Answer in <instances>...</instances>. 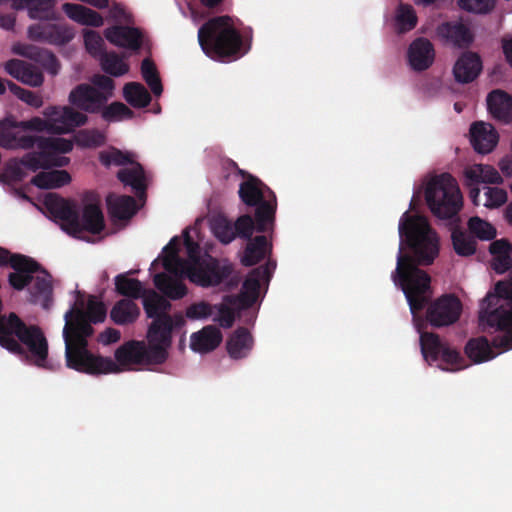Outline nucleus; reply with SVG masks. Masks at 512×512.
Returning <instances> with one entry per match:
<instances>
[{"label":"nucleus","instance_id":"f8f14e48","mask_svg":"<svg viewBox=\"0 0 512 512\" xmlns=\"http://www.w3.org/2000/svg\"><path fill=\"white\" fill-rule=\"evenodd\" d=\"M420 346L423 358L427 362H435L441 359L444 363L457 366L460 369L463 358L460 353L443 342L438 334L422 332L420 334Z\"/></svg>","mask_w":512,"mask_h":512},{"label":"nucleus","instance_id":"412c9836","mask_svg":"<svg viewBox=\"0 0 512 512\" xmlns=\"http://www.w3.org/2000/svg\"><path fill=\"white\" fill-rule=\"evenodd\" d=\"M481 312V308L479 309V313ZM480 325L482 326H488L490 328H493V326H490L486 321H481L479 319ZM494 329L496 331H499L500 334L496 335L492 339V343L490 344L488 339L484 336L470 339L466 346H465V353L466 355L475 363H482L488 360L493 359L496 354L493 352L492 347L496 349H502L503 351H507L512 349V346L510 348H506L503 346H496L494 344V340L497 337L503 336L505 334V330L498 329L496 326H494Z\"/></svg>","mask_w":512,"mask_h":512},{"label":"nucleus","instance_id":"79ce46f5","mask_svg":"<svg viewBox=\"0 0 512 512\" xmlns=\"http://www.w3.org/2000/svg\"><path fill=\"white\" fill-rule=\"evenodd\" d=\"M211 228L215 237L223 244H229L235 239L234 225L225 216L214 217L211 221Z\"/></svg>","mask_w":512,"mask_h":512},{"label":"nucleus","instance_id":"c03bdc74","mask_svg":"<svg viewBox=\"0 0 512 512\" xmlns=\"http://www.w3.org/2000/svg\"><path fill=\"white\" fill-rule=\"evenodd\" d=\"M142 77L156 95H161L163 86L159 77L155 63L150 58H145L141 63Z\"/></svg>","mask_w":512,"mask_h":512},{"label":"nucleus","instance_id":"aec40b11","mask_svg":"<svg viewBox=\"0 0 512 512\" xmlns=\"http://www.w3.org/2000/svg\"><path fill=\"white\" fill-rule=\"evenodd\" d=\"M436 36L442 43L456 48H467L474 40L469 27L461 21H446L439 24Z\"/></svg>","mask_w":512,"mask_h":512},{"label":"nucleus","instance_id":"052dcab7","mask_svg":"<svg viewBox=\"0 0 512 512\" xmlns=\"http://www.w3.org/2000/svg\"><path fill=\"white\" fill-rule=\"evenodd\" d=\"M20 81L32 87H38L42 85L44 77L37 67L27 63L25 69L23 70Z\"/></svg>","mask_w":512,"mask_h":512},{"label":"nucleus","instance_id":"393cba45","mask_svg":"<svg viewBox=\"0 0 512 512\" xmlns=\"http://www.w3.org/2000/svg\"><path fill=\"white\" fill-rule=\"evenodd\" d=\"M471 143L481 154L491 152L498 143V134L491 124L475 122L470 128Z\"/></svg>","mask_w":512,"mask_h":512},{"label":"nucleus","instance_id":"2f4dec72","mask_svg":"<svg viewBox=\"0 0 512 512\" xmlns=\"http://www.w3.org/2000/svg\"><path fill=\"white\" fill-rule=\"evenodd\" d=\"M143 298V308L148 318L153 320L162 319L164 316H171V303L161 294L154 290H146Z\"/></svg>","mask_w":512,"mask_h":512},{"label":"nucleus","instance_id":"bb28decb","mask_svg":"<svg viewBox=\"0 0 512 512\" xmlns=\"http://www.w3.org/2000/svg\"><path fill=\"white\" fill-rule=\"evenodd\" d=\"M184 278L172 277L165 272L154 275L153 283L166 299L180 300L184 298L188 289L183 282Z\"/></svg>","mask_w":512,"mask_h":512},{"label":"nucleus","instance_id":"49530a36","mask_svg":"<svg viewBox=\"0 0 512 512\" xmlns=\"http://www.w3.org/2000/svg\"><path fill=\"white\" fill-rule=\"evenodd\" d=\"M186 260L180 257H163L162 265L165 269V273L172 277L188 278L190 280V270L188 269Z\"/></svg>","mask_w":512,"mask_h":512},{"label":"nucleus","instance_id":"864d4df0","mask_svg":"<svg viewBox=\"0 0 512 512\" xmlns=\"http://www.w3.org/2000/svg\"><path fill=\"white\" fill-rule=\"evenodd\" d=\"M84 45L87 52L93 57H101L104 50V41L101 35L94 30L84 31Z\"/></svg>","mask_w":512,"mask_h":512},{"label":"nucleus","instance_id":"4be33fe9","mask_svg":"<svg viewBox=\"0 0 512 512\" xmlns=\"http://www.w3.org/2000/svg\"><path fill=\"white\" fill-rule=\"evenodd\" d=\"M115 359L121 366L155 364L149 348L143 341L131 340L115 351Z\"/></svg>","mask_w":512,"mask_h":512},{"label":"nucleus","instance_id":"338daca9","mask_svg":"<svg viewBox=\"0 0 512 512\" xmlns=\"http://www.w3.org/2000/svg\"><path fill=\"white\" fill-rule=\"evenodd\" d=\"M35 54H37L39 57H42L44 60L45 67L52 73L57 74L59 69V62L57 57L48 50H41L37 51Z\"/></svg>","mask_w":512,"mask_h":512},{"label":"nucleus","instance_id":"0eeeda50","mask_svg":"<svg viewBox=\"0 0 512 512\" xmlns=\"http://www.w3.org/2000/svg\"><path fill=\"white\" fill-rule=\"evenodd\" d=\"M184 245L192 283L204 288L214 287L232 274L233 266L229 262L218 260L210 255L202 258L199 244L190 237L188 231H184Z\"/></svg>","mask_w":512,"mask_h":512},{"label":"nucleus","instance_id":"7c9ffc66","mask_svg":"<svg viewBox=\"0 0 512 512\" xmlns=\"http://www.w3.org/2000/svg\"><path fill=\"white\" fill-rule=\"evenodd\" d=\"M108 212L112 218L126 220L136 213V202L132 196L109 194L106 198Z\"/></svg>","mask_w":512,"mask_h":512},{"label":"nucleus","instance_id":"9b49d317","mask_svg":"<svg viewBox=\"0 0 512 512\" xmlns=\"http://www.w3.org/2000/svg\"><path fill=\"white\" fill-rule=\"evenodd\" d=\"M276 268V263L268 261L265 265L254 268L243 282L242 289L238 296H226L225 301L229 304H239L241 309H248L258 299L260 281H269Z\"/></svg>","mask_w":512,"mask_h":512},{"label":"nucleus","instance_id":"f257e3e1","mask_svg":"<svg viewBox=\"0 0 512 512\" xmlns=\"http://www.w3.org/2000/svg\"><path fill=\"white\" fill-rule=\"evenodd\" d=\"M400 246L393 281L403 291L413 315L431 299V278L418 266L433 263L439 243L426 218L406 211L399 221Z\"/></svg>","mask_w":512,"mask_h":512},{"label":"nucleus","instance_id":"b1692460","mask_svg":"<svg viewBox=\"0 0 512 512\" xmlns=\"http://www.w3.org/2000/svg\"><path fill=\"white\" fill-rule=\"evenodd\" d=\"M482 70V60L477 53L464 52L453 67V75L459 83L474 81Z\"/></svg>","mask_w":512,"mask_h":512},{"label":"nucleus","instance_id":"e433bc0d","mask_svg":"<svg viewBox=\"0 0 512 512\" xmlns=\"http://www.w3.org/2000/svg\"><path fill=\"white\" fill-rule=\"evenodd\" d=\"M70 182L71 175L66 170L42 171L31 180V183L40 189H57Z\"/></svg>","mask_w":512,"mask_h":512},{"label":"nucleus","instance_id":"6e6552de","mask_svg":"<svg viewBox=\"0 0 512 512\" xmlns=\"http://www.w3.org/2000/svg\"><path fill=\"white\" fill-rule=\"evenodd\" d=\"M425 200L431 213L439 219L456 217L463 206L458 183L449 173L436 175L429 180Z\"/></svg>","mask_w":512,"mask_h":512},{"label":"nucleus","instance_id":"39448f33","mask_svg":"<svg viewBox=\"0 0 512 512\" xmlns=\"http://www.w3.org/2000/svg\"><path fill=\"white\" fill-rule=\"evenodd\" d=\"M480 320L505 330L503 336L494 340L496 346L512 347V274L498 281L494 291L488 292L481 301Z\"/></svg>","mask_w":512,"mask_h":512},{"label":"nucleus","instance_id":"c9c22d12","mask_svg":"<svg viewBox=\"0 0 512 512\" xmlns=\"http://www.w3.org/2000/svg\"><path fill=\"white\" fill-rule=\"evenodd\" d=\"M46 276L34 277L30 288L31 301L41 303L44 309H49L52 304L53 287L51 276L46 271Z\"/></svg>","mask_w":512,"mask_h":512},{"label":"nucleus","instance_id":"3c124183","mask_svg":"<svg viewBox=\"0 0 512 512\" xmlns=\"http://www.w3.org/2000/svg\"><path fill=\"white\" fill-rule=\"evenodd\" d=\"M496 0H458V6L469 13L484 15L490 13Z\"/></svg>","mask_w":512,"mask_h":512},{"label":"nucleus","instance_id":"09e8293b","mask_svg":"<svg viewBox=\"0 0 512 512\" xmlns=\"http://www.w3.org/2000/svg\"><path fill=\"white\" fill-rule=\"evenodd\" d=\"M75 142L83 148H96L104 144L105 137L99 130L84 129L76 134Z\"/></svg>","mask_w":512,"mask_h":512},{"label":"nucleus","instance_id":"f704fd0d","mask_svg":"<svg viewBox=\"0 0 512 512\" xmlns=\"http://www.w3.org/2000/svg\"><path fill=\"white\" fill-rule=\"evenodd\" d=\"M140 315V308L131 299L117 301L110 311L111 320L117 325L134 323Z\"/></svg>","mask_w":512,"mask_h":512},{"label":"nucleus","instance_id":"72a5a7b5","mask_svg":"<svg viewBox=\"0 0 512 512\" xmlns=\"http://www.w3.org/2000/svg\"><path fill=\"white\" fill-rule=\"evenodd\" d=\"M56 0H14L17 9H28L32 19L52 20L56 18L54 5Z\"/></svg>","mask_w":512,"mask_h":512},{"label":"nucleus","instance_id":"6ab92c4d","mask_svg":"<svg viewBox=\"0 0 512 512\" xmlns=\"http://www.w3.org/2000/svg\"><path fill=\"white\" fill-rule=\"evenodd\" d=\"M104 37L112 45L138 52L144 42L141 29L127 25H113L104 30Z\"/></svg>","mask_w":512,"mask_h":512},{"label":"nucleus","instance_id":"dca6fc26","mask_svg":"<svg viewBox=\"0 0 512 512\" xmlns=\"http://www.w3.org/2000/svg\"><path fill=\"white\" fill-rule=\"evenodd\" d=\"M19 124L12 115L0 120V147L7 150H29L35 146L37 136L21 135Z\"/></svg>","mask_w":512,"mask_h":512},{"label":"nucleus","instance_id":"a211bd4d","mask_svg":"<svg viewBox=\"0 0 512 512\" xmlns=\"http://www.w3.org/2000/svg\"><path fill=\"white\" fill-rule=\"evenodd\" d=\"M14 272H10L7 277L8 284L16 291H22L32 284L34 273L45 272L42 266L33 258L24 255L16 257L10 267Z\"/></svg>","mask_w":512,"mask_h":512},{"label":"nucleus","instance_id":"6e6d98bb","mask_svg":"<svg viewBox=\"0 0 512 512\" xmlns=\"http://www.w3.org/2000/svg\"><path fill=\"white\" fill-rule=\"evenodd\" d=\"M215 310V305H212L206 301H199L192 303L186 309V317L190 320L207 319L212 316Z\"/></svg>","mask_w":512,"mask_h":512},{"label":"nucleus","instance_id":"a878e982","mask_svg":"<svg viewBox=\"0 0 512 512\" xmlns=\"http://www.w3.org/2000/svg\"><path fill=\"white\" fill-rule=\"evenodd\" d=\"M487 107L491 115L505 123H512V96L502 90H493L487 96Z\"/></svg>","mask_w":512,"mask_h":512},{"label":"nucleus","instance_id":"9d476101","mask_svg":"<svg viewBox=\"0 0 512 512\" xmlns=\"http://www.w3.org/2000/svg\"><path fill=\"white\" fill-rule=\"evenodd\" d=\"M184 323L181 315L164 316L162 319L153 320L147 331V339L150 354L154 363L162 364L168 357L167 349L172 343V331L175 326Z\"/></svg>","mask_w":512,"mask_h":512},{"label":"nucleus","instance_id":"c756f323","mask_svg":"<svg viewBox=\"0 0 512 512\" xmlns=\"http://www.w3.org/2000/svg\"><path fill=\"white\" fill-rule=\"evenodd\" d=\"M65 14L73 21L86 26L101 27L104 24L103 17L96 11L74 3H65L62 6Z\"/></svg>","mask_w":512,"mask_h":512},{"label":"nucleus","instance_id":"58836bf2","mask_svg":"<svg viewBox=\"0 0 512 512\" xmlns=\"http://www.w3.org/2000/svg\"><path fill=\"white\" fill-rule=\"evenodd\" d=\"M99 60L102 70L113 77L123 76L129 71V65L124 61V56L114 51L103 52Z\"/></svg>","mask_w":512,"mask_h":512},{"label":"nucleus","instance_id":"69168bd1","mask_svg":"<svg viewBox=\"0 0 512 512\" xmlns=\"http://www.w3.org/2000/svg\"><path fill=\"white\" fill-rule=\"evenodd\" d=\"M27 62L19 59H11L5 63V71L13 78L20 81Z\"/></svg>","mask_w":512,"mask_h":512},{"label":"nucleus","instance_id":"f03ea898","mask_svg":"<svg viewBox=\"0 0 512 512\" xmlns=\"http://www.w3.org/2000/svg\"><path fill=\"white\" fill-rule=\"evenodd\" d=\"M107 310L102 302L89 300L87 311L76 303L65 313L63 339L65 342V360L68 368L86 374H107L119 372L117 364L109 357L96 356L88 350V338L97 324L105 320Z\"/></svg>","mask_w":512,"mask_h":512},{"label":"nucleus","instance_id":"c85d7f7f","mask_svg":"<svg viewBox=\"0 0 512 512\" xmlns=\"http://www.w3.org/2000/svg\"><path fill=\"white\" fill-rule=\"evenodd\" d=\"M254 339L245 327L237 328L227 340V351L231 358L242 359L249 355L253 348Z\"/></svg>","mask_w":512,"mask_h":512},{"label":"nucleus","instance_id":"1a4fd4ad","mask_svg":"<svg viewBox=\"0 0 512 512\" xmlns=\"http://www.w3.org/2000/svg\"><path fill=\"white\" fill-rule=\"evenodd\" d=\"M43 113L44 119L36 116L29 120L18 121L19 129L21 131L66 134L88 122V116L85 113L78 112L69 106H49Z\"/></svg>","mask_w":512,"mask_h":512},{"label":"nucleus","instance_id":"0e129e2a","mask_svg":"<svg viewBox=\"0 0 512 512\" xmlns=\"http://www.w3.org/2000/svg\"><path fill=\"white\" fill-rule=\"evenodd\" d=\"M512 251V245L507 239H498L493 241L489 246V252L493 256L499 255H510Z\"/></svg>","mask_w":512,"mask_h":512},{"label":"nucleus","instance_id":"7ed1b4c3","mask_svg":"<svg viewBox=\"0 0 512 512\" xmlns=\"http://www.w3.org/2000/svg\"><path fill=\"white\" fill-rule=\"evenodd\" d=\"M44 205L54 220L60 221L61 229L68 235L80 238L83 232L100 234L105 228V220L99 203H85L81 214L74 202L56 194H48Z\"/></svg>","mask_w":512,"mask_h":512},{"label":"nucleus","instance_id":"8fccbe9b","mask_svg":"<svg viewBox=\"0 0 512 512\" xmlns=\"http://www.w3.org/2000/svg\"><path fill=\"white\" fill-rule=\"evenodd\" d=\"M235 229V238L239 237L244 240H251L253 232L256 229V218L250 214H244L237 218V220L233 223Z\"/></svg>","mask_w":512,"mask_h":512},{"label":"nucleus","instance_id":"4468645a","mask_svg":"<svg viewBox=\"0 0 512 512\" xmlns=\"http://www.w3.org/2000/svg\"><path fill=\"white\" fill-rule=\"evenodd\" d=\"M68 101L71 104L70 107L79 109L81 113L99 114L107 103V97L94 86L81 83L70 91Z\"/></svg>","mask_w":512,"mask_h":512},{"label":"nucleus","instance_id":"4d7b16f0","mask_svg":"<svg viewBox=\"0 0 512 512\" xmlns=\"http://www.w3.org/2000/svg\"><path fill=\"white\" fill-rule=\"evenodd\" d=\"M7 86L14 95L30 106L38 108L42 105V98L35 92L23 89L11 81H7Z\"/></svg>","mask_w":512,"mask_h":512},{"label":"nucleus","instance_id":"4c0bfd02","mask_svg":"<svg viewBox=\"0 0 512 512\" xmlns=\"http://www.w3.org/2000/svg\"><path fill=\"white\" fill-rule=\"evenodd\" d=\"M117 178L125 185L131 186L140 198L146 192V179L143 167L136 163L132 168H124L118 171Z\"/></svg>","mask_w":512,"mask_h":512},{"label":"nucleus","instance_id":"2eb2a0df","mask_svg":"<svg viewBox=\"0 0 512 512\" xmlns=\"http://www.w3.org/2000/svg\"><path fill=\"white\" fill-rule=\"evenodd\" d=\"M28 36L33 41L65 45L74 38L75 31L67 24L40 22L29 27Z\"/></svg>","mask_w":512,"mask_h":512},{"label":"nucleus","instance_id":"a18cd8bd","mask_svg":"<svg viewBox=\"0 0 512 512\" xmlns=\"http://www.w3.org/2000/svg\"><path fill=\"white\" fill-rule=\"evenodd\" d=\"M99 113L101 117L108 122L131 118L133 116V111L121 102H113L110 105L106 103Z\"/></svg>","mask_w":512,"mask_h":512},{"label":"nucleus","instance_id":"473e14b6","mask_svg":"<svg viewBox=\"0 0 512 512\" xmlns=\"http://www.w3.org/2000/svg\"><path fill=\"white\" fill-rule=\"evenodd\" d=\"M270 252L271 246L268 244L266 236L258 235L248 240L241 263L246 267L254 266L262 261Z\"/></svg>","mask_w":512,"mask_h":512},{"label":"nucleus","instance_id":"de8ad7c7","mask_svg":"<svg viewBox=\"0 0 512 512\" xmlns=\"http://www.w3.org/2000/svg\"><path fill=\"white\" fill-rule=\"evenodd\" d=\"M469 231L480 240H492L496 237V229L490 223L475 216L468 221Z\"/></svg>","mask_w":512,"mask_h":512},{"label":"nucleus","instance_id":"e2e57ef3","mask_svg":"<svg viewBox=\"0 0 512 512\" xmlns=\"http://www.w3.org/2000/svg\"><path fill=\"white\" fill-rule=\"evenodd\" d=\"M92 84V86L99 89L100 92L107 97V101L113 96L115 83L112 78L106 75L96 74L92 77Z\"/></svg>","mask_w":512,"mask_h":512},{"label":"nucleus","instance_id":"f3484780","mask_svg":"<svg viewBox=\"0 0 512 512\" xmlns=\"http://www.w3.org/2000/svg\"><path fill=\"white\" fill-rule=\"evenodd\" d=\"M63 140H52L51 137L37 136L35 145L38 151L28 152L21 159L20 164L26 169L36 172L39 169H49V155L47 149L67 150L68 146Z\"/></svg>","mask_w":512,"mask_h":512},{"label":"nucleus","instance_id":"603ef678","mask_svg":"<svg viewBox=\"0 0 512 512\" xmlns=\"http://www.w3.org/2000/svg\"><path fill=\"white\" fill-rule=\"evenodd\" d=\"M397 24L401 32L412 30L417 24V16L412 6L400 4L397 12Z\"/></svg>","mask_w":512,"mask_h":512},{"label":"nucleus","instance_id":"ddd939ff","mask_svg":"<svg viewBox=\"0 0 512 512\" xmlns=\"http://www.w3.org/2000/svg\"><path fill=\"white\" fill-rule=\"evenodd\" d=\"M461 311L460 300L454 295L447 294L430 303L426 318L433 327L449 326L459 319Z\"/></svg>","mask_w":512,"mask_h":512},{"label":"nucleus","instance_id":"13d9d810","mask_svg":"<svg viewBox=\"0 0 512 512\" xmlns=\"http://www.w3.org/2000/svg\"><path fill=\"white\" fill-rule=\"evenodd\" d=\"M99 160L105 166H110L112 164L121 166L132 162L129 154L117 149H114L110 152H101Z\"/></svg>","mask_w":512,"mask_h":512},{"label":"nucleus","instance_id":"5fc2aeb1","mask_svg":"<svg viewBox=\"0 0 512 512\" xmlns=\"http://www.w3.org/2000/svg\"><path fill=\"white\" fill-rule=\"evenodd\" d=\"M52 140H63L68 146L67 150L62 151L58 149H47V153L49 155V169L52 167H64L67 166L70 162V159L66 156H62L61 154L69 153L73 149V142L71 140L59 137H51Z\"/></svg>","mask_w":512,"mask_h":512},{"label":"nucleus","instance_id":"20e7f679","mask_svg":"<svg viewBox=\"0 0 512 512\" xmlns=\"http://www.w3.org/2000/svg\"><path fill=\"white\" fill-rule=\"evenodd\" d=\"M198 41L203 52L215 60H235L250 49V46L244 48L240 32L227 15L206 21L198 30Z\"/></svg>","mask_w":512,"mask_h":512},{"label":"nucleus","instance_id":"a19ab883","mask_svg":"<svg viewBox=\"0 0 512 512\" xmlns=\"http://www.w3.org/2000/svg\"><path fill=\"white\" fill-rule=\"evenodd\" d=\"M126 101L135 108L147 107L151 102V95L147 89L138 82H129L123 88Z\"/></svg>","mask_w":512,"mask_h":512},{"label":"nucleus","instance_id":"423d86ee","mask_svg":"<svg viewBox=\"0 0 512 512\" xmlns=\"http://www.w3.org/2000/svg\"><path fill=\"white\" fill-rule=\"evenodd\" d=\"M245 178L240 183L238 195L249 207H255L257 232L265 233L272 228L275 221L277 199L275 193L259 178L240 170Z\"/></svg>","mask_w":512,"mask_h":512},{"label":"nucleus","instance_id":"774afa93","mask_svg":"<svg viewBox=\"0 0 512 512\" xmlns=\"http://www.w3.org/2000/svg\"><path fill=\"white\" fill-rule=\"evenodd\" d=\"M512 265V259L511 255H499V256H493V262L492 266L493 269L499 273H505L510 269Z\"/></svg>","mask_w":512,"mask_h":512},{"label":"nucleus","instance_id":"ea45409f","mask_svg":"<svg viewBox=\"0 0 512 512\" xmlns=\"http://www.w3.org/2000/svg\"><path fill=\"white\" fill-rule=\"evenodd\" d=\"M115 289L118 294L131 300L141 298L146 292L138 279L128 278L125 274L115 277Z\"/></svg>","mask_w":512,"mask_h":512},{"label":"nucleus","instance_id":"5701e85b","mask_svg":"<svg viewBox=\"0 0 512 512\" xmlns=\"http://www.w3.org/2000/svg\"><path fill=\"white\" fill-rule=\"evenodd\" d=\"M435 50L433 44L426 38H417L409 46L408 61L415 71H425L434 62Z\"/></svg>","mask_w":512,"mask_h":512},{"label":"nucleus","instance_id":"cd10ccee","mask_svg":"<svg viewBox=\"0 0 512 512\" xmlns=\"http://www.w3.org/2000/svg\"><path fill=\"white\" fill-rule=\"evenodd\" d=\"M222 333L214 325L203 327L191 335L190 347L193 351L207 353L216 349L222 341Z\"/></svg>","mask_w":512,"mask_h":512},{"label":"nucleus","instance_id":"680f3d73","mask_svg":"<svg viewBox=\"0 0 512 512\" xmlns=\"http://www.w3.org/2000/svg\"><path fill=\"white\" fill-rule=\"evenodd\" d=\"M485 189L486 202L484 205L486 207H499L506 202L507 193L504 189L498 187H486Z\"/></svg>","mask_w":512,"mask_h":512},{"label":"nucleus","instance_id":"bf43d9fd","mask_svg":"<svg viewBox=\"0 0 512 512\" xmlns=\"http://www.w3.org/2000/svg\"><path fill=\"white\" fill-rule=\"evenodd\" d=\"M215 309H217L218 315L213 320L218 322L222 328H231L235 321L234 310L225 303L215 305Z\"/></svg>","mask_w":512,"mask_h":512},{"label":"nucleus","instance_id":"37998d69","mask_svg":"<svg viewBox=\"0 0 512 512\" xmlns=\"http://www.w3.org/2000/svg\"><path fill=\"white\" fill-rule=\"evenodd\" d=\"M453 248L460 256H471L476 252V241L464 231L456 228L451 234Z\"/></svg>","mask_w":512,"mask_h":512}]
</instances>
